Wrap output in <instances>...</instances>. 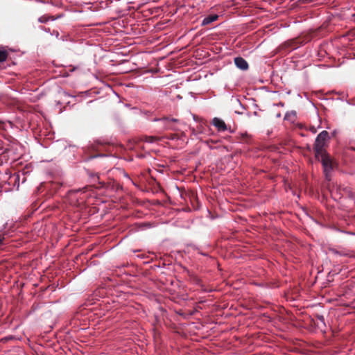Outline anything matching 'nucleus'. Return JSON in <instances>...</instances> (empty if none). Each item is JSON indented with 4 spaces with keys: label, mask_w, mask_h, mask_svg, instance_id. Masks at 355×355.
Returning a JSON list of instances; mask_svg holds the SVG:
<instances>
[{
    "label": "nucleus",
    "mask_w": 355,
    "mask_h": 355,
    "mask_svg": "<svg viewBox=\"0 0 355 355\" xmlns=\"http://www.w3.org/2000/svg\"><path fill=\"white\" fill-rule=\"evenodd\" d=\"M211 123L217 129L218 132H223L226 130H230V132H232L230 130V128H227V125H226L225 121L218 117H214L212 119Z\"/></svg>",
    "instance_id": "3"
},
{
    "label": "nucleus",
    "mask_w": 355,
    "mask_h": 355,
    "mask_svg": "<svg viewBox=\"0 0 355 355\" xmlns=\"http://www.w3.org/2000/svg\"><path fill=\"white\" fill-rule=\"evenodd\" d=\"M157 140V138L155 137H148L146 139V141L148 143H153V142L156 141Z\"/></svg>",
    "instance_id": "9"
},
{
    "label": "nucleus",
    "mask_w": 355,
    "mask_h": 355,
    "mask_svg": "<svg viewBox=\"0 0 355 355\" xmlns=\"http://www.w3.org/2000/svg\"><path fill=\"white\" fill-rule=\"evenodd\" d=\"M8 53L4 51H0V62H3L6 60Z\"/></svg>",
    "instance_id": "8"
},
{
    "label": "nucleus",
    "mask_w": 355,
    "mask_h": 355,
    "mask_svg": "<svg viewBox=\"0 0 355 355\" xmlns=\"http://www.w3.org/2000/svg\"><path fill=\"white\" fill-rule=\"evenodd\" d=\"M329 133L326 130L322 131L316 137L315 144H314V151L315 154V157L319 158L320 154H322L323 153H325L326 150H324V144L328 139Z\"/></svg>",
    "instance_id": "1"
},
{
    "label": "nucleus",
    "mask_w": 355,
    "mask_h": 355,
    "mask_svg": "<svg viewBox=\"0 0 355 355\" xmlns=\"http://www.w3.org/2000/svg\"><path fill=\"white\" fill-rule=\"evenodd\" d=\"M234 64L236 66L237 68L241 69V70H247L249 67V65L247 62V61L241 58V57H236L234 58Z\"/></svg>",
    "instance_id": "4"
},
{
    "label": "nucleus",
    "mask_w": 355,
    "mask_h": 355,
    "mask_svg": "<svg viewBox=\"0 0 355 355\" xmlns=\"http://www.w3.org/2000/svg\"><path fill=\"white\" fill-rule=\"evenodd\" d=\"M164 121H166V128L167 129H172V130H176L175 128H173V127H171L169 126L168 125V123L169 122H179V120L177 119H175V118H171V119H169V118H164L163 119Z\"/></svg>",
    "instance_id": "7"
},
{
    "label": "nucleus",
    "mask_w": 355,
    "mask_h": 355,
    "mask_svg": "<svg viewBox=\"0 0 355 355\" xmlns=\"http://www.w3.org/2000/svg\"><path fill=\"white\" fill-rule=\"evenodd\" d=\"M4 239H5L4 234L0 233V245H1L3 244Z\"/></svg>",
    "instance_id": "10"
},
{
    "label": "nucleus",
    "mask_w": 355,
    "mask_h": 355,
    "mask_svg": "<svg viewBox=\"0 0 355 355\" xmlns=\"http://www.w3.org/2000/svg\"><path fill=\"white\" fill-rule=\"evenodd\" d=\"M38 21L41 23H44L46 21V20L43 17H41L38 19Z\"/></svg>",
    "instance_id": "11"
},
{
    "label": "nucleus",
    "mask_w": 355,
    "mask_h": 355,
    "mask_svg": "<svg viewBox=\"0 0 355 355\" xmlns=\"http://www.w3.org/2000/svg\"><path fill=\"white\" fill-rule=\"evenodd\" d=\"M296 116V112L295 111H291L286 113L284 116L285 120L294 121Z\"/></svg>",
    "instance_id": "6"
},
{
    "label": "nucleus",
    "mask_w": 355,
    "mask_h": 355,
    "mask_svg": "<svg viewBox=\"0 0 355 355\" xmlns=\"http://www.w3.org/2000/svg\"><path fill=\"white\" fill-rule=\"evenodd\" d=\"M318 319L320 320L322 322L324 321V317L322 315L318 316Z\"/></svg>",
    "instance_id": "12"
},
{
    "label": "nucleus",
    "mask_w": 355,
    "mask_h": 355,
    "mask_svg": "<svg viewBox=\"0 0 355 355\" xmlns=\"http://www.w3.org/2000/svg\"><path fill=\"white\" fill-rule=\"evenodd\" d=\"M317 159L322 163L326 179L330 180L331 173L333 170L332 159L327 152L320 154L319 158Z\"/></svg>",
    "instance_id": "2"
},
{
    "label": "nucleus",
    "mask_w": 355,
    "mask_h": 355,
    "mask_svg": "<svg viewBox=\"0 0 355 355\" xmlns=\"http://www.w3.org/2000/svg\"><path fill=\"white\" fill-rule=\"evenodd\" d=\"M218 19V15H211L207 17H205L202 21V26H207L215 21H216Z\"/></svg>",
    "instance_id": "5"
}]
</instances>
